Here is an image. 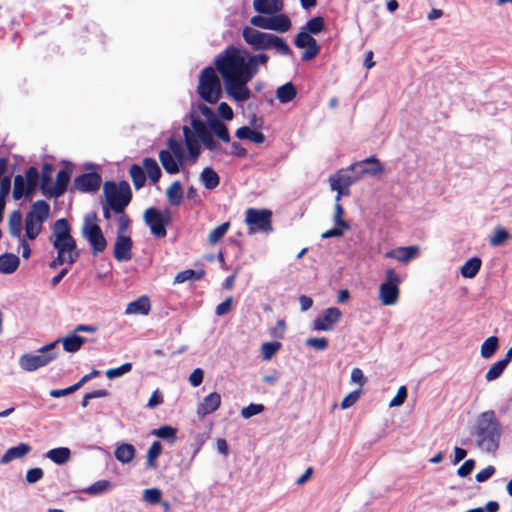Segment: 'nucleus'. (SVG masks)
<instances>
[{
  "label": "nucleus",
  "instance_id": "obj_1",
  "mask_svg": "<svg viewBox=\"0 0 512 512\" xmlns=\"http://www.w3.org/2000/svg\"><path fill=\"white\" fill-rule=\"evenodd\" d=\"M268 60L265 53L252 54L232 45L218 54L214 64L227 96L236 103L248 101L252 96L248 83L259 72V66L266 65Z\"/></svg>",
  "mask_w": 512,
  "mask_h": 512
},
{
  "label": "nucleus",
  "instance_id": "obj_2",
  "mask_svg": "<svg viewBox=\"0 0 512 512\" xmlns=\"http://www.w3.org/2000/svg\"><path fill=\"white\" fill-rule=\"evenodd\" d=\"M477 448L485 453H495L500 446L502 426L494 410L480 413L471 430Z\"/></svg>",
  "mask_w": 512,
  "mask_h": 512
},
{
  "label": "nucleus",
  "instance_id": "obj_3",
  "mask_svg": "<svg viewBox=\"0 0 512 512\" xmlns=\"http://www.w3.org/2000/svg\"><path fill=\"white\" fill-rule=\"evenodd\" d=\"M242 37L254 51L273 50L282 56L291 54V48L286 40L273 33L262 32L253 27L245 26L242 30Z\"/></svg>",
  "mask_w": 512,
  "mask_h": 512
},
{
  "label": "nucleus",
  "instance_id": "obj_4",
  "mask_svg": "<svg viewBox=\"0 0 512 512\" xmlns=\"http://www.w3.org/2000/svg\"><path fill=\"white\" fill-rule=\"evenodd\" d=\"M103 193L105 203L109 204L115 213H123L132 200V191L126 180L120 181L119 184L106 181L103 185Z\"/></svg>",
  "mask_w": 512,
  "mask_h": 512
},
{
  "label": "nucleus",
  "instance_id": "obj_5",
  "mask_svg": "<svg viewBox=\"0 0 512 512\" xmlns=\"http://www.w3.org/2000/svg\"><path fill=\"white\" fill-rule=\"evenodd\" d=\"M58 343L59 340H56L47 345H44L37 350L36 354H23L19 358L20 368L24 371L32 372L48 365L57 357V352L55 351V348Z\"/></svg>",
  "mask_w": 512,
  "mask_h": 512
},
{
  "label": "nucleus",
  "instance_id": "obj_6",
  "mask_svg": "<svg viewBox=\"0 0 512 512\" xmlns=\"http://www.w3.org/2000/svg\"><path fill=\"white\" fill-rule=\"evenodd\" d=\"M197 91L200 97L210 104L216 103L221 97V82L213 67H205L199 77Z\"/></svg>",
  "mask_w": 512,
  "mask_h": 512
},
{
  "label": "nucleus",
  "instance_id": "obj_7",
  "mask_svg": "<svg viewBox=\"0 0 512 512\" xmlns=\"http://www.w3.org/2000/svg\"><path fill=\"white\" fill-rule=\"evenodd\" d=\"M52 235L54 237L52 244L57 252H63L69 255L79 253L77 251L76 240L71 235V226L67 219L61 218L55 221Z\"/></svg>",
  "mask_w": 512,
  "mask_h": 512
},
{
  "label": "nucleus",
  "instance_id": "obj_8",
  "mask_svg": "<svg viewBox=\"0 0 512 512\" xmlns=\"http://www.w3.org/2000/svg\"><path fill=\"white\" fill-rule=\"evenodd\" d=\"M96 221V213L87 214L82 226V236L89 242L94 256L102 253L107 246V241Z\"/></svg>",
  "mask_w": 512,
  "mask_h": 512
},
{
  "label": "nucleus",
  "instance_id": "obj_9",
  "mask_svg": "<svg viewBox=\"0 0 512 512\" xmlns=\"http://www.w3.org/2000/svg\"><path fill=\"white\" fill-rule=\"evenodd\" d=\"M271 219L272 212L268 209L248 208L245 212V222L249 226L248 234L271 233L273 231Z\"/></svg>",
  "mask_w": 512,
  "mask_h": 512
},
{
  "label": "nucleus",
  "instance_id": "obj_10",
  "mask_svg": "<svg viewBox=\"0 0 512 512\" xmlns=\"http://www.w3.org/2000/svg\"><path fill=\"white\" fill-rule=\"evenodd\" d=\"M402 279L393 268L385 271V280L379 287V300L386 306L397 303L399 298V285Z\"/></svg>",
  "mask_w": 512,
  "mask_h": 512
},
{
  "label": "nucleus",
  "instance_id": "obj_11",
  "mask_svg": "<svg viewBox=\"0 0 512 512\" xmlns=\"http://www.w3.org/2000/svg\"><path fill=\"white\" fill-rule=\"evenodd\" d=\"M144 222L155 237L163 238L167 234L166 227L171 222V213L169 209L161 211L155 207H150L144 213Z\"/></svg>",
  "mask_w": 512,
  "mask_h": 512
},
{
  "label": "nucleus",
  "instance_id": "obj_12",
  "mask_svg": "<svg viewBox=\"0 0 512 512\" xmlns=\"http://www.w3.org/2000/svg\"><path fill=\"white\" fill-rule=\"evenodd\" d=\"M360 178L358 171H352L349 167L345 170H340L335 175L331 176L329 179L330 187L332 190L337 191L335 201H340L342 195H348L349 191H344L343 188L348 189L350 185Z\"/></svg>",
  "mask_w": 512,
  "mask_h": 512
},
{
  "label": "nucleus",
  "instance_id": "obj_13",
  "mask_svg": "<svg viewBox=\"0 0 512 512\" xmlns=\"http://www.w3.org/2000/svg\"><path fill=\"white\" fill-rule=\"evenodd\" d=\"M342 312L337 307H329L319 314L312 322L315 331H331L340 321Z\"/></svg>",
  "mask_w": 512,
  "mask_h": 512
},
{
  "label": "nucleus",
  "instance_id": "obj_14",
  "mask_svg": "<svg viewBox=\"0 0 512 512\" xmlns=\"http://www.w3.org/2000/svg\"><path fill=\"white\" fill-rule=\"evenodd\" d=\"M102 178L96 172L83 173L74 179V188L83 193L96 192L101 185Z\"/></svg>",
  "mask_w": 512,
  "mask_h": 512
},
{
  "label": "nucleus",
  "instance_id": "obj_15",
  "mask_svg": "<svg viewBox=\"0 0 512 512\" xmlns=\"http://www.w3.org/2000/svg\"><path fill=\"white\" fill-rule=\"evenodd\" d=\"M349 169L352 171H358L360 177H362L365 174L373 176L379 175L383 172L384 167L375 156H371L362 161L351 164Z\"/></svg>",
  "mask_w": 512,
  "mask_h": 512
},
{
  "label": "nucleus",
  "instance_id": "obj_16",
  "mask_svg": "<svg viewBox=\"0 0 512 512\" xmlns=\"http://www.w3.org/2000/svg\"><path fill=\"white\" fill-rule=\"evenodd\" d=\"M133 247V242L130 236L127 235H117L115 244H114V258L119 262H126L131 260L132 254L131 250Z\"/></svg>",
  "mask_w": 512,
  "mask_h": 512
},
{
  "label": "nucleus",
  "instance_id": "obj_17",
  "mask_svg": "<svg viewBox=\"0 0 512 512\" xmlns=\"http://www.w3.org/2000/svg\"><path fill=\"white\" fill-rule=\"evenodd\" d=\"M71 177V169L66 167L58 171L56 175V183L48 192V197L58 198L63 195L67 189Z\"/></svg>",
  "mask_w": 512,
  "mask_h": 512
},
{
  "label": "nucleus",
  "instance_id": "obj_18",
  "mask_svg": "<svg viewBox=\"0 0 512 512\" xmlns=\"http://www.w3.org/2000/svg\"><path fill=\"white\" fill-rule=\"evenodd\" d=\"M282 0H254L253 8L263 15H272L283 10Z\"/></svg>",
  "mask_w": 512,
  "mask_h": 512
},
{
  "label": "nucleus",
  "instance_id": "obj_19",
  "mask_svg": "<svg viewBox=\"0 0 512 512\" xmlns=\"http://www.w3.org/2000/svg\"><path fill=\"white\" fill-rule=\"evenodd\" d=\"M221 404V396L217 392H212L207 395L204 400L197 407V414L205 416L215 412Z\"/></svg>",
  "mask_w": 512,
  "mask_h": 512
},
{
  "label": "nucleus",
  "instance_id": "obj_20",
  "mask_svg": "<svg viewBox=\"0 0 512 512\" xmlns=\"http://www.w3.org/2000/svg\"><path fill=\"white\" fill-rule=\"evenodd\" d=\"M31 446L27 443H19L17 446L9 448L0 459V464L5 465L15 459L26 456L31 451Z\"/></svg>",
  "mask_w": 512,
  "mask_h": 512
},
{
  "label": "nucleus",
  "instance_id": "obj_21",
  "mask_svg": "<svg viewBox=\"0 0 512 512\" xmlns=\"http://www.w3.org/2000/svg\"><path fill=\"white\" fill-rule=\"evenodd\" d=\"M417 253L418 247L416 246L398 247L394 250L388 251L385 254V257L406 263L413 259L417 255Z\"/></svg>",
  "mask_w": 512,
  "mask_h": 512
},
{
  "label": "nucleus",
  "instance_id": "obj_22",
  "mask_svg": "<svg viewBox=\"0 0 512 512\" xmlns=\"http://www.w3.org/2000/svg\"><path fill=\"white\" fill-rule=\"evenodd\" d=\"M50 215V206L44 200H37L33 203L30 212L26 216H31V219L43 223Z\"/></svg>",
  "mask_w": 512,
  "mask_h": 512
},
{
  "label": "nucleus",
  "instance_id": "obj_23",
  "mask_svg": "<svg viewBox=\"0 0 512 512\" xmlns=\"http://www.w3.org/2000/svg\"><path fill=\"white\" fill-rule=\"evenodd\" d=\"M150 309V300L147 296L143 295L137 298L136 300L130 302L126 307L125 313L147 315Z\"/></svg>",
  "mask_w": 512,
  "mask_h": 512
},
{
  "label": "nucleus",
  "instance_id": "obj_24",
  "mask_svg": "<svg viewBox=\"0 0 512 512\" xmlns=\"http://www.w3.org/2000/svg\"><path fill=\"white\" fill-rule=\"evenodd\" d=\"M20 264V259L13 253H4L0 255V273L9 275L14 273Z\"/></svg>",
  "mask_w": 512,
  "mask_h": 512
},
{
  "label": "nucleus",
  "instance_id": "obj_25",
  "mask_svg": "<svg viewBox=\"0 0 512 512\" xmlns=\"http://www.w3.org/2000/svg\"><path fill=\"white\" fill-rule=\"evenodd\" d=\"M183 133L185 136V144L188 150L189 160L194 163L200 155V145L198 141L193 137L192 132L188 126L183 127Z\"/></svg>",
  "mask_w": 512,
  "mask_h": 512
},
{
  "label": "nucleus",
  "instance_id": "obj_26",
  "mask_svg": "<svg viewBox=\"0 0 512 512\" xmlns=\"http://www.w3.org/2000/svg\"><path fill=\"white\" fill-rule=\"evenodd\" d=\"M235 136L240 140H250L253 143L261 144L265 141V135L248 126H241L236 130Z\"/></svg>",
  "mask_w": 512,
  "mask_h": 512
},
{
  "label": "nucleus",
  "instance_id": "obj_27",
  "mask_svg": "<svg viewBox=\"0 0 512 512\" xmlns=\"http://www.w3.org/2000/svg\"><path fill=\"white\" fill-rule=\"evenodd\" d=\"M44 456L56 465H63L70 460L71 450L68 447H57L47 451Z\"/></svg>",
  "mask_w": 512,
  "mask_h": 512
},
{
  "label": "nucleus",
  "instance_id": "obj_28",
  "mask_svg": "<svg viewBox=\"0 0 512 512\" xmlns=\"http://www.w3.org/2000/svg\"><path fill=\"white\" fill-rule=\"evenodd\" d=\"M136 450L132 444L122 443L115 449V458L122 464H128L135 458Z\"/></svg>",
  "mask_w": 512,
  "mask_h": 512
},
{
  "label": "nucleus",
  "instance_id": "obj_29",
  "mask_svg": "<svg viewBox=\"0 0 512 512\" xmlns=\"http://www.w3.org/2000/svg\"><path fill=\"white\" fill-rule=\"evenodd\" d=\"M59 343L62 342L63 349L69 353H75L80 350L85 342V338L78 336L76 333H71L64 338H59Z\"/></svg>",
  "mask_w": 512,
  "mask_h": 512
},
{
  "label": "nucleus",
  "instance_id": "obj_30",
  "mask_svg": "<svg viewBox=\"0 0 512 512\" xmlns=\"http://www.w3.org/2000/svg\"><path fill=\"white\" fill-rule=\"evenodd\" d=\"M297 95V90L292 82H287L279 86L276 90V98L280 103L286 104L291 102Z\"/></svg>",
  "mask_w": 512,
  "mask_h": 512
},
{
  "label": "nucleus",
  "instance_id": "obj_31",
  "mask_svg": "<svg viewBox=\"0 0 512 512\" xmlns=\"http://www.w3.org/2000/svg\"><path fill=\"white\" fill-rule=\"evenodd\" d=\"M481 265L482 261L479 257H472L462 265L460 273L464 278H474L479 272Z\"/></svg>",
  "mask_w": 512,
  "mask_h": 512
},
{
  "label": "nucleus",
  "instance_id": "obj_32",
  "mask_svg": "<svg viewBox=\"0 0 512 512\" xmlns=\"http://www.w3.org/2000/svg\"><path fill=\"white\" fill-rule=\"evenodd\" d=\"M143 169L145 171V174L150 178V180L153 183H156L159 181L162 172L161 169L157 163V161L154 158L146 157L143 159Z\"/></svg>",
  "mask_w": 512,
  "mask_h": 512
},
{
  "label": "nucleus",
  "instance_id": "obj_33",
  "mask_svg": "<svg viewBox=\"0 0 512 512\" xmlns=\"http://www.w3.org/2000/svg\"><path fill=\"white\" fill-rule=\"evenodd\" d=\"M159 160L164 168V170L168 174H177L179 173V165L173 155H171L170 151L161 150L159 152Z\"/></svg>",
  "mask_w": 512,
  "mask_h": 512
},
{
  "label": "nucleus",
  "instance_id": "obj_34",
  "mask_svg": "<svg viewBox=\"0 0 512 512\" xmlns=\"http://www.w3.org/2000/svg\"><path fill=\"white\" fill-rule=\"evenodd\" d=\"M200 180L208 190L215 189L220 183L219 175L210 167H206L202 170Z\"/></svg>",
  "mask_w": 512,
  "mask_h": 512
},
{
  "label": "nucleus",
  "instance_id": "obj_35",
  "mask_svg": "<svg viewBox=\"0 0 512 512\" xmlns=\"http://www.w3.org/2000/svg\"><path fill=\"white\" fill-rule=\"evenodd\" d=\"M166 196L171 205L178 206L183 201V189L180 181H174L167 189Z\"/></svg>",
  "mask_w": 512,
  "mask_h": 512
},
{
  "label": "nucleus",
  "instance_id": "obj_36",
  "mask_svg": "<svg viewBox=\"0 0 512 512\" xmlns=\"http://www.w3.org/2000/svg\"><path fill=\"white\" fill-rule=\"evenodd\" d=\"M291 28V20L282 13L272 14L271 30L279 33H285Z\"/></svg>",
  "mask_w": 512,
  "mask_h": 512
},
{
  "label": "nucleus",
  "instance_id": "obj_37",
  "mask_svg": "<svg viewBox=\"0 0 512 512\" xmlns=\"http://www.w3.org/2000/svg\"><path fill=\"white\" fill-rule=\"evenodd\" d=\"M9 233L13 238H20L22 231V214L19 210H14L8 221Z\"/></svg>",
  "mask_w": 512,
  "mask_h": 512
},
{
  "label": "nucleus",
  "instance_id": "obj_38",
  "mask_svg": "<svg viewBox=\"0 0 512 512\" xmlns=\"http://www.w3.org/2000/svg\"><path fill=\"white\" fill-rule=\"evenodd\" d=\"M53 173V166L49 163H45L41 170V178H40V190L41 192L48 197V192L51 190L52 186L51 179Z\"/></svg>",
  "mask_w": 512,
  "mask_h": 512
},
{
  "label": "nucleus",
  "instance_id": "obj_39",
  "mask_svg": "<svg viewBox=\"0 0 512 512\" xmlns=\"http://www.w3.org/2000/svg\"><path fill=\"white\" fill-rule=\"evenodd\" d=\"M211 133H214L221 141L229 143L231 141L228 127L219 118L213 120L209 125Z\"/></svg>",
  "mask_w": 512,
  "mask_h": 512
},
{
  "label": "nucleus",
  "instance_id": "obj_40",
  "mask_svg": "<svg viewBox=\"0 0 512 512\" xmlns=\"http://www.w3.org/2000/svg\"><path fill=\"white\" fill-rule=\"evenodd\" d=\"M152 435L166 440L169 444H174L177 440V429L170 425H164L154 429Z\"/></svg>",
  "mask_w": 512,
  "mask_h": 512
},
{
  "label": "nucleus",
  "instance_id": "obj_41",
  "mask_svg": "<svg viewBox=\"0 0 512 512\" xmlns=\"http://www.w3.org/2000/svg\"><path fill=\"white\" fill-rule=\"evenodd\" d=\"M190 124L195 132V135L198 137V139H201L202 137H204L205 135H207L211 132L208 123H205L195 113L190 114Z\"/></svg>",
  "mask_w": 512,
  "mask_h": 512
},
{
  "label": "nucleus",
  "instance_id": "obj_42",
  "mask_svg": "<svg viewBox=\"0 0 512 512\" xmlns=\"http://www.w3.org/2000/svg\"><path fill=\"white\" fill-rule=\"evenodd\" d=\"M11 190V178L10 176H3L0 184V222L4 217V211L6 206V198Z\"/></svg>",
  "mask_w": 512,
  "mask_h": 512
},
{
  "label": "nucleus",
  "instance_id": "obj_43",
  "mask_svg": "<svg viewBox=\"0 0 512 512\" xmlns=\"http://www.w3.org/2000/svg\"><path fill=\"white\" fill-rule=\"evenodd\" d=\"M129 174L136 189H140L146 182V174L142 166L132 164L129 169Z\"/></svg>",
  "mask_w": 512,
  "mask_h": 512
},
{
  "label": "nucleus",
  "instance_id": "obj_44",
  "mask_svg": "<svg viewBox=\"0 0 512 512\" xmlns=\"http://www.w3.org/2000/svg\"><path fill=\"white\" fill-rule=\"evenodd\" d=\"M42 224L36 220L31 219V216L25 218V237L29 240H34L42 231Z\"/></svg>",
  "mask_w": 512,
  "mask_h": 512
},
{
  "label": "nucleus",
  "instance_id": "obj_45",
  "mask_svg": "<svg viewBox=\"0 0 512 512\" xmlns=\"http://www.w3.org/2000/svg\"><path fill=\"white\" fill-rule=\"evenodd\" d=\"M499 347V340L496 336L488 337L481 345V356L485 359L491 358Z\"/></svg>",
  "mask_w": 512,
  "mask_h": 512
},
{
  "label": "nucleus",
  "instance_id": "obj_46",
  "mask_svg": "<svg viewBox=\"0 0 512 512\" xmlns=\"http://www.w3.org/2000/svg\"><path fill=\"white\" fill-rule=\"evenodd\" d=\"M32 193H28L25 179L22 175H16L14 178L13 198L20 200L22 197H30Z\"/></svg>",
  "mask_w": 512,
  "mask_h": 512
},
{
  "label": "nucleus",
  "instance_id": "obj_47",
  "mask_svg": "<svg viewBox=\"0 0 512 512\" xmlns=\"http://www.w3.org/2000/svg\"><path fill=\"white\" fill-rule=\"evenodd\" d=\"M79 255V253H73V255H69L63 252H57V257L49 263V267L51 269H56L58 266H61L65 263L71 266L78 260Z\"/></svg>",
  "mask_w": 512,
  "mask_h": 512
},
{
  "label": "nucleus",
  "instance_id": "obj_48",
  "mask_svg": "<svg viewBox=\"0 0 512 512\" xmlns=\"http://www.w3.org/2000/svg\"><path fill=\"white\" fill-rule=\"evenodd\" d=\"M205 272L204 270H193V269H187L184 271L179 272L175 277L176 283H184L186 281L192 280L197 281L203 278Z\"/></svg>",
  "mask_w": 512,
  "mask_h": 512
},
{
  "label": "nucleus",
  "instance_id": "obj_49",
  "mask_svg": "<svg viewBox=\"0 0 512 512\" xmlns=\"http://www.w3.org/2000/svg\"><path fill=\"white\" fill-rule=\"evenodd\" d=\"M162 452V445L159 441H154L147 452V467L155 469L157 467L156 459Z\"/></svg>",
  "mask_w": 512,
  "mask_h": 512
},
{
  "label": "nucleus",
  "instance_id": "obj_50",
  "mask_svg": "<svg viewBox=\"0 0 512 512\" xmlns=\"http://www.w3.org/2000/svg\"><path fill=\"white\" fill-rule=\"evenodd\" d=\"M325 28L324 18L321 16H316L307 21L304 30L309 32L310 34L317 35L321 33Z\"/></svg>",
  "mask_w": 512,
  "mask_h": 512
},
{
  "label": "nucleus",
  "instance_id": "obj_51",
  "mask_svg": "<svg viewBox=\"0 0 512 512\" xmlns=\"http://www.w3.org/2000/svg\"><path fill=\"white\" fill-rule=\"evenodd\" d=\"M25 183L28 188V193H33L39 179V173L36 167L31 166L25 171Z\"/></svg>",
  "mask_w": 512,
  "mask_h": 512
},
{
  "label": "nucleus",
  "instance_id": "obj_52",
  "mask_svg": "<svg viewBox=\"0 0 512 512\" xmlns=\"http://www.w3.org/2000/svg\"><path fill=\"white\" fill-rule=\"evenodd\" d=\"M506 367H507V365L501 360L494 363L489 368V370L487 371V373L485 375L486 381L491 382V381L498 379L502 375V373L504 372Z\"/></svg>",
  "mask_w": 512,
  "mask_h": 512
},
{
  "label": "nucleus",
  "instance_id": "obj_53",
  "mask_svg": "<svg viewBox=\"0 0 512 512\" xmlns=\"http://www.w3.org/2000/svg\"><path fill=\"white\" fill-rule=\"evenodd\" d=\"M111 487V482L108 480H98L83 491L89 495H98L104 493Z\"/></svg>",
  "mask_w": 512,
  "mask_h": 512
},
{
  "label": "nucleus",
  "instance_id": "obj_54",
  "mask_svg": "<svg viewBox=\"0 0 512 512\" xmlns=\"http://www.w3.org/2000/svg\"><path fill=\"white\" fill-rule=\"evenodd\" d=\"M230 223L224 222L221 225L214 228L208 235V241L210 244H216L229 230Z\"/></svg>",
  "mask_w": 512,
  "mask_h": 512
},
{
  "label": "nucleus",
  "instance_id": "obj_55",
  "mask_svg": "<svg viewBox=\"0 0 512 512\" xmlns=\"http://www.w3.org/2000/svg\"><path fill=\"white\" fill-rule=\"evenodd\" d=\"M280 342H265L261 346L262 358L264 360H269L272 356L281 348Z\"/></svg>",
  "mask_w": 512,
  "mask_h": 512
},
{
  "label": "nucleus",
  "instance_id": "obj_56",
  "mask_svg": "<svg viewBox=\"0 0 512 512\" xmlns=\"http://www.w3.org/2000/svg\"><path fill=\"white\" fill-rule=\"evenodd\" d=\"M316 42L310 33L305 30L300 31L295 38V45L298 48H306Z\"/></svg>",
  "mask_w": 512,
  "mask_h": 512
},
{
  "label": "nucleus",
  "instance_id": "obj_57",
  "mask_svg": "<svg viewBox=\"0 0 512 512\" xmlns=\"http://www.w3.org/2000/svg\"><path fill=\"white\" fill-rule=\"evenodd\" d=\"M162 492L158 488L145 489L143 492V500L149 504L155 505L161 501Z\"/></svg>",
  "mask_w": 512,
  "mask_h": 512
},
{
  "label": "nucleus",
  "instance_id": "obj_58",
  "mask_svg": "<svg viewBox=\"0 0 512 512\" xmlns=\"http://www.w3.org/2000/svg\"><path fill=\"white\" fill-rule=\"evenodd\" d=\"M251 25L257 28L271 30L272 24V15L270 17H265L262 15H255L250 19Z\"/></svg>",
  "mask_w": 512,
  "mask_h": 512
},
{
  "label": "nucleus",
  "instance_id": "obj_59",
  "mask_svg": "<svg viewBox=\"0 0 512 512\" xmlns=\"http://www.w3.org/2000/svg\"><path fill=\"white\" fill-rule=\"evenodd\" d=\"M132 370V363H124L117 368H112L106 371V376L109 379H115L123 376L124 374L130 372Z\"/></svg>",
  "mask_w": 512,
  "mask_h": 512
},
{
  "label": "nucleus",
  "instance_id": "obj_60",
  "mask_svg": "<svg viewBox=\"0 0 512 512\" xmlns=\"http://www.w3.org/2000/svg\"><path fill=\"white\" fill-rule=\"evenodd\" d=\"M339 202L340 201H338V202L335 201V213H334L333 221L336 226L342 227L347 230L350 228V225L347 221H345L342 218L344 209Z\"/></svg>",
  "mask_w": 512,
  "mask_h": 512
},
{
  "label": "nucleus",
  "instance_id": "obj_61",
  "mask_svg": "<svg viewBox=\"0 0 512 512\" xmlns=\"http://www.w3.org/2000/svg\"><path fill=\"white\" fill-rule=\"evenodd\" d=\"M509 238V233L504 228L495 230L493 236L490 238L491 246H500Z\"/></svg>",
  "mask_w": 512,
  "mask_h": 512
},
{
  "label": "nucleus",
  "instance_id": "obj_62",
  "mask_svg": "<svg viewBox=\"0 0 512 512\" xmlns=\"http://www.w3.org/2000/svg\"><path fill=\"white\" fill-rule=\"evenodd\" d=\"M263 411H264V406L262 404L251 403L242 409L241 416L243 418L248 419V418H250L254 415H257Z\"/></svg>",
  "mask_w": 512,
  "mask_h": 512
},
{
  "label": "nucleus",
  "instance_id": "obj_63",
  "mask_svg": "<svg viewBox=\"0 0 512 512\" xmlns=\"http://www.w3.org/2000/svg\"><path fill=\"white\" fill-rule=\"evenodd\" d=\"M44 477V471L42 468L36 467L31 468L26 472L25 479L27 483L34 484L40 481Z\"/></svg>",
  "mask_w": 512,
  "mask_h": 512
},
{
  "label": "nucleus",
  "instance_id": "obj_64",
  "mask_svg": "<svg viewBox=\"0 0 512 512\" xmlns=\"http://www.w3.org/2000/svg\"><path fill=\"white\" fill-rule=\"evenodd\" d=\"M168 149L166 151H170L173 157L180 156L184 151L183 145L180 141L176 140L174 137H170L167 141Z\"/></svg>",
  "mask_w": 512,
  "mask_h": 512
}]
</instances>
